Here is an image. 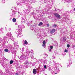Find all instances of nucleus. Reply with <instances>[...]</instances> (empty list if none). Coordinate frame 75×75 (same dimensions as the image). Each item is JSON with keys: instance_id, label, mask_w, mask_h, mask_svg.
Returning a JSON list of instances; mask_svg holds the SVG:
<instances>
[{"instance_id": "nucleus-1", "label": "nucleus", "mask_w": 75, "mask_h": 75, "mask_svg": "<svg viewBox=\"0 0 75 75\" xmlns=\"http://www.w3.org/2000/svg\"><path fill=\"white\" fill-rule=\"evenodd\" d=\"M24 28H25V27L23 25H18V29L16 30L15 32V33H16L18 36V35H20L21 34V32H22L23 29Z\"/></svg>"}, {"instance_id": "nucleus-2", "label": "nucleus", "mask_w": 75, "mask_h": 75, "mask_svg": "<svg viewBox=\"0 0 75 75\" xmlns=\"http://www.w3.org/2000/svg\"><path fill=\"white\" fill-rule=\"evenodd\" d=\"M31 13L32 14V15L33 16V18L35 19H36L38 17V16L37 15V14H36V13H34V12H33Z\"/></svg>"}, {"instance_id": "nucleus-3", "label": "nucleus", "mask_w": 75, "mask_h": 75, "mask_svg": "<svg viewBox=\"0 0 75 75\" xmlns=\"http://www.w3.org/2000/svg\"><path fill=\"white\" fill-rule=\"evenodd\" d=\"M19 59L20 60H24L25 59H27V58H26V56H25V55L23 54L21 55Z\"/></svg>"}, {"instance_id": "nucleus-4", "label": "nucleus", "mask_w": 75, "mask_h": 75, "mask_svg": "<svg viewBox=\"0 0 75 75\" xmlns=\"http://www.w3.org/2000/svg\"><path fill=\"white\" fill-rule=\"evenodd\" d=\"M54 14L55 16L57 18H59V19L61 18V16L58 14V13H54Z\"/></svg>"}, {"instance_id": "nucleus-5", "label": "nucleus", "mask_w": 75, "mask_h": 75, "mask_svg": "<svg viewBox=\"0 0 75 75\" xmlns=\"http://www.w3.org/2000/svg\"><path fill=\"white\" fill-rule=\"evenodd\" d=\"M54 14L55 16L57 18H59V19L61 18V16L58 14V13H54Z\"/></svg>"}, {"instance_id": "nucleus-6", "label": "nucleus", "mask_w": 75, "mask_h": 75, "mask_svg": "<svg viewBox=\"0 0 75 75\" xmlns=\"http://www.w3.org/2000/svg\"><path fill=\"white\" fill-rule=\"evenodd\" d=\"M6 35L7 36V37H6V38H7V37L13 38V36H12V34H11V32L8 33H8H7Z\"/></svg>"}, {"instance_id": "nucleus-7", "label": "nucleus", "mask_w": 75, "mask_h": 75, "mask_svg": "<svg viewBox=\"0 0 75 75\" xmlns=\"http://www.w3.org/2000/svg\"><path fill=\"white\" fill-rule=\"evenodd\" d=\"M42 43L43 45H42V46L45 48V44H46L45 40H44L42 42Z\"/></svg>"}, {"instance_id": "nucleus-8", "label": "nucleus", "mask_w": 75, "mask_h": 75, "mask_svg": "<svg viewBox=\"0 0 75 75\" xmlns=\"http://www.w3.org/2000/svg\"><path fill=\"white\" fill-rule=\"evenodd\" d=\"M24 13H29V12L28 11V9H27L26 10L25 9L24 11Z\"/></svg>"}, {"instance_id": "nucleus-9", "label": "nucleus", "mask_w": 75, "mask_h": 75, "mask_svg": "<svg viewBox=\"0 0 75 75\" xmlns=\"http://www.w3.org/2000/svg\"><path fill=\"white\" fill-rule=\"evenodd\" d=\"M28 57H27V56L26 59L27 61H26L25 62V64H27L28 63V61H27L28 60Z\"/></svg>"}, {"instance_id": "nucleus-10", "label": "nucleus", "mask_w": 75, "mask_h": 75, "mask_svg": "<svg viewBox=\"0 0 75 75\" xmlns=\"http://www.w3.org/2000/svg\"><path fill=\"white\" fill-rule=\"evenodd\" d=\"M55 31H56V30L55 29H52L50 33L51 34H53V33H54V32H55Z\"/></svg>"}, {"instance_id": "nucleus-11", "label": "nucleus", "mask_w": 75, "mask_h": 75, "mask_svg": "<svg viewBox=\"0 0 75 75\" xmlns=\"http://www.w3.org/2000/svg\"><path fill=\"white\" fill-rule=\"evenodd\" d=\"M37 72V70L35 69H34L33 71V73L34 74H36V72Z\"/></svg>"}, {"instance_id": "nucleus-12", "label": "nucleus", "mask_w": 75, "mask_h": 75, "mask_svg": "<svg viewBox=\"0 0 75 75\" xmlns=\"http://www.w3.org/2000/svg\"><path fill=\"white\" fill-rule=\"evenodd\" d=\"M49 70L50 71L52 72V74H53V73H54V71L52 70V69H51L50 68L49 69Z\"/></svg>"}, {"instance_id": "nucleus-13", "label": "nucleus", "mask_w": 75, "mask_h": 75, "mask_svg": "<svg viewBox=\"0 0 75 75\" xmlns=\"http://www.w3.org/2000/svg\"><path fill=\"white\" fill-rule=\"evenodd\" d=\"M43 25V23H42V22H40L38 24V25L39 26H40V25Z\"/></svg>"}, {"instance_id": "nucleus-14", "label": "nucleus", "mask_w": 75, "mask_h": 75, "mask_svg": "<svg viewBox=\"0 0 75 75\" xmlns=\"http://www.w3.org/2000/svg\"><path fill=\"white\" fill-rule=\"evenodd\" d=\"M12 21L13 23H15L16 21V19L15 18H13L12 19Z\"/></svg>"}, {"instance_id": "nucleus-15", "label": "nucleus", "mask_w": 75, "mask_h": 75, "mask_svg": "<svg viewBox=\"0 0 75 75\" xmlns=\"http://www.w3.org/2000/svg\"><path fill=\"white\" fill-rule=\"evenodd\" d=\"M47 59H45V60H44L43 61V63L44 64H45V63H47Z\"/></svg>"}, {"instance_id": "nucleus-16", "label": "nucleus", "mask_w": 75, "mask_h": 75, "mask_svg": "<svg viewBox=\"0 0 75 75\" xmlns=\"http://www.w3.org/2000/svg\"><path fill=\"white\" fill-rule=\"evenodd\" d=\"M24 44H28V42H27V41L26 40H25L24 42Z\"/></svg>"}, {"instance_id": "nucleus-17", "label": "nucleus", "mask_w": 75, "mask_h": 75, "mask_svg": "<svg viewBox=\"0 0 75 75\" xmlns=\"http://www.w3.org/2000/svg\"><path fill=\"white\" fill-rule=\"evenodd\" d=\"M33 26H31L30 28L31 30H32V31H33V30H34V28H33Z\"/></svg>"}, {"instance_id": "nucleus-18", "label": "nucleus", "mask_w": 75, "mask_h": 75, "mask_svg": "<svg viewBox=\"0 0 75 75\" xmlns=\"http://www.w3.org/2000/svg\"><path fill=\"white\" fill-rule=\"evenodd\" d=\"M5 52H8V50L7 49H5L4 50Z\"/></svg>"}, {"instance_id": "nucleus-19", "label": "nucleus", "mask_w": 75, "mask_h": 75, "mask_svg": "<svg viewBox=\"0 0 75 75\" xmlns=\"http://www.w3.org/2000/svg\"><path fill=\"white\" fill-rule=\"evenodd\" d=\"M57 27V25H54L53 26V27L54 28H56V27Z\"/></svg>"}, {"instance_id": "nucleus-20", "label": "nucleus", "mask_w": 75, "mask_h": 75, "mask_svg": "<svg viewBox=\"0 0 75 75\" xmlns=\"http://www.w3.org/2000/svg\"><path fill=\"white\" fill-rule=\"evenodd\" d=\"M13 63V60H11L10 61V64H12Z\"/></svg>"}, {"instance_id": "nucleus-21", "label": "nucleus", "mask_w": 75, "mask_h": 75, "mask_svg": "<svg viewBox=\"0 0 75 75\" xmlns=\"http://www.w3.org/2000/svg\"><path fill=\"white\" fill-rule=\"evenodd\" d=\"M69 61V62L70 63V64H72V61L71 60V59H70Z\"/></svg>"}, {"instance_id": "nucleus-22", "label": "nucleus", "mask_w": 75, "mask_h": 75, "mask_svg": "<svg viewBox=\"0 0 75 75\" xmlns=\"http://www.w3.org/2000/svg\"><path fill=\"white\" fill-rule=\"evenodd\" d=\"M13 16H14L15 15H16V13H15V12H13V13H12Z\"/></svg>"}, {"instance_id": "nucleus-23", "label": "nucleus", "mask_w": 75, "mask_h": 75, "mask_svg": "<svg viewBox=\"0 0 75 75\" xmlns=\"http://www.w3.org/2000/svg\"><path fill=\"white\" fill-rule=\"evenodd\" d=\"M25 21H21V24H23H23H24V23H25Z\"/></svg>"}, {"instance_id": "nucleus-24", "label": "nucleus", "mask_w": 75, "mask_h": 75, "mask_svg": "<svg viewBox=\"0 0 75 75\" xmlns=\"http://www.w3.org/2000/svg\"><path fill=\"white\" fill-rule=\"evenodd\" d=\"M52 57L53 59H55V56L54 55H53L52 56Z\"/></svg>"}, {"instance_id": "nucleus-25", "label": "nucleus", "mask_w": 75, "mask_h": 75, "mask_svg": "<svg viewBox=\"0 0 75 75\" xmlns=\"http://www.w3.org/2000/svg\"><path fill=\"white\" fill-rule=\"evenodd\" d=\"M44 68L45 69H47V66L46 65H45L44 66Z\"/></svg>"}, {"instance_id": "nucleus-26", "label": "nucleus", "mask_w": 75, "mask_h": 75, "mask_svg": "<svg viewBox=\"0 0 75 75\" xmlns=\"http://www.w3.org/2000/svg\"><path fill=\"white\" fill-rule=\"evenodd\" d=\"M63 40V41H66V39H65V38H62Z\"/></svg>"}, {"instance_id": "nucleus-27", "label": "nucleus", "mask_w": 75, "mask_h": 75, "mask_svg": "<svg viewBox=\"0 0 75 75\" xmlns=\"http://www.w3.org/2000/svg\"><path fill=\"white\" fill-rule=\"evenodd\" d=\"M70 46V45H69V44L67 45V47L68 48H69V47Z\"/></svg>"}, {"instance_id": "nucleus-28", "label": "nucleus", "mask_w": 75, "mask_h": 75, "mask_svg": "<svg viewBox=\"0 0 75 75\" xmlns=\"http://www.w3.org/2000/svg\"><path fill=\"white\" fill-rule=\"evenodd\" d=\"M57 71H58V72H59V71H60V70H59V69H57Z\"/></svg>"}, {"instance_id": "nucleus-29", "label": "nucleus", "mask_w": 75, "mask_h": 75, "mask_svg": "<svg viewBox=\"0 0 75 75\" xmlns=\"http://www.w3.org/2000/svg\"><path fill=\"white\" fill-rule=\"evenodd\" d=\"M64 52H68V50L65 49L64 50Z\"/></svg>"}, {"instance_id": "nucleus-30", "label": "nucleus", "mask_w": 75, "mask_h": 75, "mask_svg": "<svg viewBox=\"0 0 75 75\" xmlns=\"http://www.w3.org/2000/svg\"><path fill=\"white\" fill-rule=\"evenodd\" d=\"M2 2H3V3H5V2H6L5 1V0H2Z\"/></svg>"}, {"instance_id": "nucleus-31", "label": "nucleus", "mask_w": 75, "mask_h": 75, "mask_svg": "<svg viewBox=\"0 0 75 75\" xmlns=\"http://www.w3.org/2000/svg\"><path fill=\"white\" fill-rule=\"evenodd\" d=\"M50 48L51 49H52V48H53V47L52 46H51L50 47Z\"/></svg>"}, {"instance_id": "nucleus-32", "label": "nucleus", "mask_w": 75, "mask_h": 75, "mask_svg": "<svg viewBox=\"0 0 75 75\" xmlns=\"http://www.w3.org/2000/svg\"><path fill=\"white\" fill-rule=\"evenodd\" d=\"M34 58V56H32L31 57V59H33V58Z\"/></svg>"}, {"instance_id": "nucleus-33", "label": "nucleus", "mask_w": 75, "mask_h": 75, "mask_svg": "<svg viewBox=\"0 0 75 75\" xmlns=\"http://www.w3.org/2000/svg\"><path fill=\"white\" fill-rule=\"evenodd\" d=\"M30 24H28L27 25H28V27H29V26H30V24H31V23H30Z\"/></svg>"}, {"instance_id": "nucleus-34", "label": "nucleus", "mask_w": 75, "mask_h": 75, "mask_svg": "<svg viewBox=\"0 0 75 75\" xmlns=\"http://www.w3.org/2000/svg\"><path fill=\"white\" fill-rule=\"evenodd\" d=\"M14 38H13V39L12 38L11 39V40H12V41H14Z\"/></svg>"}, {"instance_id": "nucleus-35", "label": "nucleus", "mask_w": 75, "mask_h": 75, "mask_svg": "<svg viewBox=\"0 0 75 75\" xmlns=\"http://www.w3.org/2000/svg\"><path fill=\"white\" fill-rule=\"evenodd\" d=\"M55 10L57 11H58L59 10V9H56Z\"/></svg>"}, {"instance_id": "nucleus-36", "label": "nucleus", "mask_w": 75, "mask_h": 75, "mask_svg": "<svg viewBox=\"0 0 75 75\" xmlns=\"http://www.w3.org/2000/svg\"><path fill=\"white\" fill-rule=\"evenodd\" d=\"M19 6H21V3H19Z\"/></svg>"}, {"instance_id": "nucleus-37", "label": "nucleus", "mask_w": 75, "mask_h": 75, "mask_svg": "<svg viewBox=\"0 0 75 75\" xmlns=\"http://www.w3.org/2000/svg\"><path fill=\"white\" fill-rule=\"evenodd\" d=\"M45 54V56H46V57H47V56H48V55H47V54Z\"/></svg>"}, {"instance_id": "nucleus-38", "label": "nucleus", "mask_w": 75, "mask_h": 75, "mask_svg": "<svg viewBox=\"0 0 75 75\" xmlns=\"http://www.w3.org/2000/svg\"><path fill=\"white\" fill-rule=\"evenodd\" d=\"M14 8L15 9V10H17L16 8H17L16 7H15Z\"/></svg>"}, {"instance_id": "nucleus-39", "label": "nucleus", "mask_w": 75, "mask_h": 75, "mask_svg": "<svg viewBox=\"0 0 75 75\" xmlns=\"http://www.w3.org/2000/svg\"><path fill=\"white\" fill-rule=\"evenodd\" d=\"M16 75H18V74L17 73H16Z\"/></svg>"}, {"instance_id": "nucleus-40", "label": "nucleus", "mask_w": 75, "mask_h": 75, "mask_svg": "<svg viewBox=\"0 0 75 75\" xmlns=\"http://www.w3.org/2000/svg\"><path fill=\"white\" fill-rule=\"evenodd\" d=\"M73 11H75V8H74V9Z\"/></svg>"}, {"instance_id": "nucleus-41", "label": "nucleus", "mask_w": 75, "mask_h": 75, "mask_svg": "<svg viewBox=\"0 0 75 75\" xmlns=\"http://www.w3.org/2000/svg\"><path fill=\"white\" fill-rule=\"evenodd\" d=\"M9 31H10V30H11V28H9Z\"/></svg>"}, {"instance_id": "nucleus-42", "label": "nucleus", "mask_w": 75, "mask_h": 75, "mask_svg": "<svg viewBox=\"0 0 75 75\" xmlns=\"http://www.w3.org/2000/svg\"><path fill=\"white\" fill-rule=\"evenodd\" d=\"M22 52H23V51H24V50L23 49H22Z\"/></svg>"}, {"instance_id": "nucleus-43", "label": "nucleus", "mask_w": 75, "mask_h": 75, "mask_svg": "<svg viewBox=\"0 0 75 75\" xmlns=\"http://www.w3.org/2000/svg\"><path fill=\"white\" fill-rule=\"evenodd\" d=\"M1 29H0V33H1Z\"/></svg>"}, {"instance_id": "nucleus-44", "label": "nucleus", "mask_w": 75, "mask_h": 75, "mask_svg": "<svg viewBox=\"0 0 75 75\" xmlns=\"http://www.w3.org/2000/svg\"><path fill=\"white\" fill-rule=\"evenodd\" d=\"M47 27H49V24H47Z\"/></svg>"}, {"instance_id": "nucleus-45", "label": "nucleus", "mask_w": 75, "mask_h": 75, "mask_svg": "<svg viewBox=\"0 0 75 75\" xmlns=\"http://www.w3.org/2000/svg\"><path fill=\"white\" fill-rule=\"evenodd\" d=\"M5 30H7V28H6V27H5Z\"/></svg>"}, {"instance_id": "nucleus-46", "label": "nucleus", "mask_w": 75, "mask_h": 75, "mask_svg": "<svg viewBox=\"0 0 75 75\" xmlns=\"http://www.w3.org/2000/svg\"><path fill=\"white\" fill-rule=\"evenodd\" d=\"M26 2L25 1H24V2H23V3H25Z\"/></svg>"}, {"instance_id": "nucleus-47", "label": "nucleus", "mask_w": 75, "mask_h": 75, "mask_svg": "<svg viewBox=\"0 0 75 75\" xmlns=\"http://www.w3.org/2000/svg\"><path fill=\"white\" fill-rule=\"evenodd\" d=\"M48 40H46V41H48Z\"/></svg>"}, {"instance_id": "nucleus-48", "label": "nucleus", "mask_w": 75, "mask_h": 75, "mask_svg": "<svg viewBox=\"0 0 75 75\" xmlns=\"http://www.w3.org/2000/svg\"><path fill=\"white\" fill-rule=\"evenodd\" d=\"M66 2H67V3H68V1L66 0Z\"/></svg>"}, {"instance_id": "nucleus-49", "label": "nucleus", "mask_w": 75, "mask_h": 75, "mask_svg": "<svg viewBox=\"0 0 75 75\" xmlns=\"http://www.w3.org/2000/svg\"><path fill=\"white\" fill-rule=\"evenodd\" d=\"M15 25H16V24H17V23H15Z\"/></svg>"}, {"instance_id": "nucleus-50", "label": "nucleus", "mask_w": 75, "mask_h": 75, "mask_svg": "<svg viewBox=\"0 0 75 75\" xmlns=\"http://www.w3.org/2000/svg\"><path fill=\"white\" fill-rule=\"evenodd\" d=\"M71 0H68V1H71Z\"/></svg>"}, {"instance_id": "nucleus-51", "label": "nucleus", "mask_w": 75, "mask_h": 75, "mask_svg": "<svg viewBox=\"0 0 75 75\" xmlns=\"http://www.w3.org/2000/svg\"><path fill=\"white\" fill-rule=\"evenodd\" d=\"M38 27H37V30H38Z\"/></svg>"}, {"instance_id": "nucleus-52", "label": "nucleus", "mask_w": 75, "mask_h": 75, "mask_svg": "<svg viewBox=\"0 0 75 75\" xmlns=\"http://www.w3.org/2000/svg\"><path fill=\"white\" fill-rule=\"evenodd\" d=\"M55 74H57V73H55Z\"/></svg>"}, {"instance_id": "nucleus-53", "label": "nucleus", "mask_w": 75, "mask_h": 75, "mask_svg": "<svg viewBox=\"0 0 75 75\" xmlns=\"http://www.w3.org/2000/svg\"><path fill=\"white\" fill-rule=\"evenodd\" d=\"M51 50L50 49V50H49L50 51H51Z\"/></svg>"}, {"instance_id": "nucleus-54", "label": "nucleus", "mask_w": 75, "mask_h": 75, "mask_svg": "<svg viewBox=\"0 0 75 75\" xmlns=\"http://www.w3.org/2000/svg\"><path fill=\"white\" fill-rule=\"evenodd\" d=\"M19 37H21V36H19Z\"/></svg>"}, {"instance_id": "nucleus-55", "label": "nucleus", "mask_w": 75, "mask_h": 75, "mask_svg": "<svg viewBox=\"0 0 75 75\" xmlns=\"http://www.w3.org/2000/svg\"><path fill=\"white\" fill-rule=\"evenodd\" d=\"M1 30H2V29H3V28H1Z\"/></svg>"}, {"instance_id": "nucleus-56", "label": "nucleus", "mask_w": 75, "mask_h": 75, "mask_svg": "<svg viewBox=\"0 0 75 75\" xmlns=\"http://www.w3.org/2000/svg\"><path fill=\"white\" fill-rule=\"evenodd\" d=\"M45 57H43V58H44V59H45Z\"/></svg>"}, {"instance_id": "nucleus-57", "label": "nucleus", "mask_w": 75, "mask_h": 75, "mask_svg": "<svg viewBox=\"0 0 75 75\" xmlns=\"http://www.w3.org/2000/svg\"><path fill=\"white\" fill-rule=\"evenodd\" d=\"M18 13H19V12H18Z\"/></svg>"}, {"instance_id": "nucleus-58", "label": "nucleus", "mask_w": 75, "mask_h": 75, "mask_svg": "<svg viewBox=\"0 0 75 75\" xmlns=\"http://www.w3.org/2000/svg\"><path fill=\"white\" fill-rule=\"evenodd\" d=\"M4 68H5V67H4Z\"/></svg>"}, {"instance_id": "nucleus-59", "label": "nucleus", "mask_w": 75, "mask_h": 75, "mask_svg": "<svg viewBox=\"0 0 75 75\" xmlns=\"http://www.w3.org/2000/svg\"><path fill=\"white\" fill-rule=\"evenodd\" d=\"M52 40H53V38H52Z\"/></svg>"}, {"instance_id": "nucleus-60", "label": "nucleus", "mask_w": 75, "mask_h": 75, "mask_svg": "<svg viewBox=\"0 0 75 75\" xmlns=\"http://www.w3.org/2000/svg\"><path fill=\"white\" fill-rule=\"evenodd\" d=\"M17 10H18V9Z\"/></svg>"}, {"instance_id": "nucleus-61", "label": "nucleus", "mask_w": 75, "mask_h": 75, "mask_svg": "<svg viewBox=\"0 0 75 75\" xmlns=\"http://www.w3.org/2000/svg\"><path fill=\"white\" fill-rule=\"evenodd\" d=\"M37 30L35 29V30Z\"/></svg>"}, {"instance_id": "nucleus-62", "label": "nucleus", "mask_w": 75, "mask_h": 75, "mask_svg": "<svg viewBox=\"0 0 75 75\" xmlns=\"http://www.w3.org/2000/svg\"><path fill=\"white\" fill-rule=\"evenodd\" d=\"M37 11V10H36V11Z\"/></svg>"}, {"instance_id": "nucleus-63", "label": "nucleus", "mask_w": 75, "mask_h": 75, "mask_svg": "<svg viewBox=\"0 0 75 75\" xmlns=\"http://www.w3.org/2000/svg\"><path fill=\"white\" fill-rule=\"evenodd\" d=\"M14 44H15V43H14Z\"/></svg>"}, {"instance_id": "nucleus-64", "label": "nucleus", "mask_w": 75, "mask_h": 75, "mask_svg": "<svg viewBox=\"0 0 75 75\" xmlns=\"http://www.w3.org/2000/svg\"><path fill=\"white\" fill-rule=\"evenodd\" d=\"M68 66H69V65L68 66Z\"/></svg>"}]
</instances>
